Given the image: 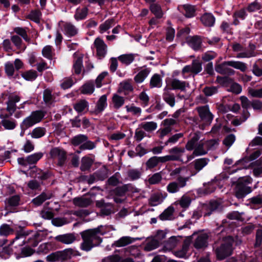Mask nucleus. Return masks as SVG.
Segmentation results:
<instances>
[{
	"label": "nucleus",
	"mask_w": 262,
	"mask_h": 262,
	"mask_svg": "<svg viewBox=\"0 0 262 262\" xmlns=\"http://www.w3.org/2000/svg\"><path fill=\"white\" fill-rule=\"evenodd\" d=\"M80 234L83 240L81 248L84 251H90L94 247L99 245L102 241L100 235L103 233L99 227L85 230Z\"/></svg>",
	"instance_id": "f257e3e1"
},
{
	"label": "nucleus",
	"mask_w": 262,
	"mask_h": 262,
	"mask_svg": "<svg viewBox=\"0 0 262 262\" xmlns=\"http://www.w3.org/2000/svg\"><path fill=\"white\" fill-rule=\"evenodd\" d=\"M218 145V141L215 139L201 141L195 146L193 154L196 156L204 155L209 150L215 149Z\"/></svg>",
	"instance_id": "f03ea898"
},
{
	"label": "nucleus",
	"mask_w": 262,
	"mask_h": 262,
	"mask_svg": "<svg viewBox=\"0 0 262 262\" xmlns=\"http://www.w3.org/2000/svg\"><path fill=\"white\" fill-rule=\"evenodd\" d=\"M233 240L232 237L228 236L226 237L219 248L215 250L216 256L218 259L221 260L231 254L232 251V244Z\"/></svg>",
	"instance_id": "7ed1b4c3"
},
{
	"label": "nucleus",
	"mask_w": 262,
	"mask_h": 262,
	"mask_svg": "<svg viewBox=\"0 0 262 262\" xmlns=\"http://www.w3.org/2000/svg\"><path fill=\"white\" fill-rule=\"evenodd\" d=\"M46 115L43 111H35L31 113L30 116L26 117L23 121L21 126L23 128L27 129L34 125L40 122Z\"/></svg>",
	"instance_id": "20e7f679"
},
{
	"label": "nucleus",
	"mask_w": 262,
	"mask_h": 262,
	"mask_svg": "<svg viewBox=\"0 0 262 262\" xmlns=\"http://www.w3.org/2000/svg\"><path fill=\"white\" fill-rule=\"evenodd\" d=\"M72 249H67L63 251H56L48 255L46 260L48 262H55L70 258L73 254Z\"/></svg>",
	"instance_id": "39448f33"
},
{
	"label": "nucleus",
	"mask_w": 262,
	"mask_h": 262,
	"mask_svg": "<svg viewBox=\"0 0 262 262\" xmlns=\"http://www.w3.org/2000/svg\"><path fill=\"white\" fill-rule=\"evenodd\" d=\"M189 179V177H179L177 181L170 182L167 185L166 187L167 191L170 193L178 192L180 188H183L186 185V183Z\"/></svg>",
	"instance_id": "423d86ee"
},
{
	"label": "nucleus",
	"mask_w": 262,
	"mask_h": 262,
	"mask_svg": "<svg viewBox=\"0 0 262 262\" xmlns=\"http://www.w3.org/2000/svg\"><path fill=\"white\" fill-rule=\"evenodd\" d=\"M185 152V149L183 148L174 147L169 150V153L171 157L172 161H178L183 163H187L193 158L192 156H186V159H183L182 157Z\"/></svg>",
	"instance_id": "0eeeda50"
},
{
	"label": "nucleus",
	"mask_w": 262,
	"mask_h": 262,
	"mask_svg": "<svg viewBox=\"0 0 262 262\" xmlns=\"http://www.w3.org/2000/svg\"><path fill=\"white\" fill-rule=\"evenodd\" d=\"M50 157L54 160H57L58 165H62L67 158L66 151L59 147L51 149L49 153Z\"/></svg>",
	"instance_id": "6e6552de"
},
{
	"label": "nucleus",
	"mask_w": 262,
	"mask_h": 262,
	"mask_svg": "<svg viewBox=\"0 0 262 262\" xmlns=\"http://www.w3.org/2000/svg\"><path fill=\"white\" fill-rule=\"evenodd\" d=\"M201 120L207 124H210L213 119L208 105L197 107L196 108Z\"/></svg>",
	"instance_id": "1a4fd4ad"
},
{
	"label": "nucleus",
	"mask_w": 262,
	"mask_h": 262,
	"mask_svg": "<svg viewBox=\"0 0 262 262\" xmlns=\"http://www.w3.org/2000/svg\"><path fill=\"white\" fill-rule=\"evenodd\" d=\"M195 234H197V237L193 243L194 247L197 249L206 247L208 245V234L204 232H194L191 235L193 236Z\"/></svg>",
	"instance_id": "9d476101"
},
{
	"label": "nucleus",
	"mask_w": 262,
	"mask_h": 262,
	"mask_svg": "<svg viewBox=\"0 0 262 262\" xmlns=\"http://www.w3.org/2000/svg\"><path fill=\"white\" fill-rule=\"evenodd\" d=\"M94 47L96 50V55L99 59L103 58L107 53V45L100 37H97L94 42Z\"/></svg>",
	"instance_id": "9b49d317"
},
{
	"label": "nucleus",
	"mask_w": 262,
	"mask_h": 262,
	"mask_svg": "<svg viewBox=\"0 0 262 262\" xmlns=\"http://www.w3.org/2000/svg\"><path fill=\"white\" fill-rule=\"evenodd\" d=\"M20 97L15 93H10L8 96L7 101L6 102V110L11 116L15 111L16 108V103L20 101Z\"/></svg>",
	"instance_id": "f8f14e48"
},
{
	"label": "nucleus",
	"mask_w": 262,
	"mask_h": 262,
	"mask_svg": "<svg viewBox=\"0 0 262 262\" xmlns=\"http://www.w3.org/2000/svg\"><path fill=\"white\" fill-rule=\"evenodd\" d=\"M166 192L158 191L152 193L148 199V204L151 206H156L161 204L167 197Z\"/></svg>",
	"instance_id": "ddd939ff"
},
{
	"label": "nucleus",
	"mask_w": 262,
	"mask_h": 262,
	"mask_svg": "<svg viewBox=\"0 0 262 262\" xmlns=\"http://www.w3.org/2000/svg\"><path fill=\"white\" fill-rule=\"evenodd\" d=\"M202 70V64L201 61L198 60L192 61L190 65L185 66L183 70L182 73H185L190 72L195 75L198 74Z\"/></svg>",
	"instance_id": "4468645a"
},
{
	"label": "nucleus",
	"mask_w": 262,
	"mask_h": 262,
	"mask_svg": "<svg viewBox=\"0 0 262 262\" xmlns=\"http://www.w3.org/2000/svg\"><path fill=\"white\" fill-rule=\"evenodd\" d=\"M251 192L250 187L246 184L238 182L235 188V195L238 199H242Z\"/></svg>",
	"instance_id": "2eb2a0df"
},
{
	"label": "nucleus",
	"mask_w": 262,
	"mask_h": 262,
	"mask_svg": "<svg viewBox=\"0 0 262 262\" xmlns=\"http://www.w3.org/2000/svg\"><path fill=\"white\" fill-rule=\"evenodd\" d=\"M83 57V54L79 52H75L74 54V61L73 68L74 71V73L76 74H79L83 68L82 59Z\"/></svg>",
	"instance_id": "dca6fc26"
},
{
	"label": "nucleus",
	"mask_w": 262,
	"mask_h": 262,
	"mask_svg": "<svg viewBox=\"0 0 262 262\" xmlns=\"http://www.w3.org/2000/svg\"><path fill=\"white\" fill-rule=\"evenodd\" d=\"M165 74L163 71H161V75L155 73L152 75L149 81V87L151 89L160 88L163 84V78Z\"/></svg>",
	"instance_id": "f3484780"
},
{
	"label": "nucleus",
	"mask_w": 262,
	"mask_h": 262,
	"mask_svg": "<svg viewBox=\"0 0 262 262\" xmlns=\"http://www.w3.org/2000/svg\"><path fill=\"white\" fill-rule=\"evenodd\" d=\"M151 72L149 68L143 67L140 69L137 74L134 77V81L136 83H142L147 77Z\"/></svg>",
	"instance_id": "a211bd4d"
},
{
	"label": "nucleus",
	"mask_w": 262,
	"mask_h": 262,
	"mask_svg": "<svg viewBox=\"0 0 262 262\" xmlns=\"http://www.w3.org/2000/svg\"><path fill=\"white\" fill-rule=\"evenodd\" d=\"M187 41L188 45L195 51L200 50L201 48L202 39L199 36L189 37Z\"/></svg>",
	"instance_id": "6ab92c4d"
},
{
	"label": "nucleus",
	"mask_w": 262,
	"mask_h": 262,
	"mask_svg": "<svg viewBox=\"0 0 262 262\" xmlns=\"http://www.w3.org/2000/svg\"><path fill=\"white\" fill-rule=\"evenodd\" d=\"M179 10L188 18L194 16L195 9L193 6L189 5H184L178 7Z\"/></svg>",
	"instance_id": "aec40b11"
},
{
	"label": "nucleus",
	"mask_w": 262,
	"mask_h": 262,
	"mask_svg": "<svg viewBox=\"0 0 262 262\" xmlns=\"http://www.w3.org/2000/svg\"><path fill=\"white\" fill-rule=\"evenodd\" d=\"M52 197L53 194L51 192H43L39 195L34 198L32 200V202L34 205L36 206H39L42 204L45 201L49 200Z\"/></svg>",
	"instance_id": "412c9836"
},
{
	"label": "nucleus",
	"mask_w": 262,
	"mask_h": 262,
	"mask_svg": "<svg viewBox=\"0 0 262 262\" xmlns=\"http://www.w3.org/2000/svg\"><path fill=\"white\" fill-rule=\"evenodd\" d=\"M55 239L65 244H70L76 240V237L73 233H68L59 235L55 237Z\"/></svg>",
	"instance_id": "4be33fe9"
},
{
	"label": "nucleus",
	"mask_w": 262,
	"mask_h": 262,
	"mask_svg": "<svg viewBox=\"0 0 262 262\" xmlns=\"http://www.w3.org/2000/svg\"><path fill=\"white\" fill-rule=\"evenodd\" d=\"M96 205L101 208V212L104 215H108L112 211V205L111 203H106L103 200L96 202Z\"/></svg>",
	"instance_id": "5701e85b"
},
{
	"label": "nucleus",
	"mask_w": 262,
	"mask_h": 262,
	"mask_svg": "<svg viewBox=\"0 0 262 262\" xmlns=\"http://www.w3.org/2000/svg\"><path fill=\"white\" fill-rule=\"evenodd\" d=\"M62 30L65 34L69 36H73L78 33V29L71 23H66L63 26Z\"/></svg>",
	"instance_id": "b1692460"
},
{
	"label": "nucleus",
	"mask_w": 262,
	"mask_h": 262,
	"mask_svg": "<svg viewBox=\"0 0 262 262\" xmlns=\"http://www.w3.org/2000/svg\"><path fill=\"white\" fill-rule=\"evenodd\" d=\"M159 244V241H157L154 237H148L146 240L144 249L145 251H150L157 248Z\"/></svg>",
	"instance_id": "393cba45"
},
{
	"label": "nucleus",
	"mask_w": 262,
	"mask_h": 262,
	"mask_svg": "<svg viewBox=\"0 0 262 262\" xmlns=\"http://www.w3.org/2000/svg\"><path fill=\"white\" fill-rule=\"evenodd\" d=\"M73 204L79 207H86L92 202L90 198L85 197L75 198L73 199Z\"/></svg>",
	"instance_id": "a878e982"
},
{
	"label": "nucleus",
	"mask_w": 262,
	"mask_h": 262,
	"mask_svg": "<svg viewBox=\"0 0 262 262\" xmlns=\"http://www.w3.org/2000/svg\"><path fill=\"white\" fill-rule=\"evenodd\" d=\"M171 85L174 90H180L181 91H184L186 87L189 86V84L185 81L174 78L171 81Z\"/></svg>",
	"instance_id": "bb28decb"
},
{
	"label": "nucleus",
	"mask_w": 262,
	"mask_h": 262,
	"mask_svg": "<svg viewBox=\"0 0 262 262\" xmlns=\"http://www.w3.org/2000/svg\"><path fill=\"white\" fill-rule=\"evenodd\" d=\"M89 13V9L87 7H79L76 11L74 14L75 19L78 21L86 18Z\"/></svg>",
	"instance_id": "cd10ccee"
},
{
	"label": "nucleus",
	"mask_w": 262,
	"mask_h": 262,
	"mask_svg": "<svg viewBox=\"0 0 262 262\" xmlns=\"http://www.w3.org/2000/svg\"><path fill=\"white\" fill-rule=\"evenodd\" d=\"M115 25V20L114 18L107 19L99 25L98 28L99 32L100 33L103 34Z\"/></svg>",
	"instance_id": "c85d7f7f"
},
{
	"label": "nucleus",
	"mask_w": 262,
	"mask_h": 262,
	"mask_svg": "<svg viewBox=\"0 0 262 262\" xmlns=\"http://www.w3.org/2000/svg\"><path fill=\"white\" fill-rule=\"evenodd\" d=\"M200 139V136L198 133H194L191 135V139L188 141L186 145V148L188 150L194 149L197 145L196 142Z\"/></svg>",
	"instance_id": "c756f323"
},
{
	"label": "nucleus",
	"mask_w": 262,
	"mask_h": 262,
	"mask_svg": "<svg viewBox=\"0 0 262 262\" xmlns=\"http://www.w3.org/2000/svg\"><path fill=\"white\" fill-rule=\"evenodd\" d=\"M200 139V136L198 133H194L191 135V139L188 141L186 145V148L188 150L194 149L197 145L196 142Z\"/></svg>",
	"instance_id": "7c9ffc66"
},
{
	"label": "nucleus",
	"mask_w": 262,
	"mask_h": 262,
	"mask_svg": "<svg viewBox=\"0 0 262 262\" xmlns=\"http://www.w3.org/2000/svg\"><path fill=\"white\" fill-rule=\"evenodd\" d=\"M201 21L207 27H212L215 22V17L210 13L204 14L201 18Z\"/></svg>",
	"instance_id": "2f4dec72"
},
{
	"label": "nucleus",
	"mask_w": 262,
	"mask_h": 262,
	"mask_svg": "<svg viewBox=\"0 0 262 262\" xmlns=\"http://www.w3.org/2000/svg\"><path fill=\"white\" fill-rule=\"evenodd\" d=\"M209 160L207 158H200L195 160L194 161V168L196 170V172L194 173L196 174L197 172L202 170L205 166H206Z\"/></svg>",
	"instance_id": "473e14b6"
},
{
	"label": "nucleus",
	"mask_w": 262,
	"mask_h": 262,
	"mask_svg": "<svg viewBox=\"0 0 262 262\" xmlns=\"http://www.w3.org/2000/svg\"><path fill=\"white\" fill-rule=\"evenodd\" d=\"M227 64L228 66L239 70L242 72H245L247 69V64L239 61H228Z\"/></svg>",
	"instance_id": "72a5a7b5"
},
{
	"label": "nucleus",
	"mask_w": 262,
	"mask_h": 262,
	"mask_svg": "<svg viewBox=\"0 0 262 262\" xmlns=\"http://www.w3.org/2000/svg\"><path fill=\"white\" fill-rule=\"evenodd\" d=\"M46 133V129L43 127H37L34 128L30 133L32 138L38 139L44 136Z\"/></svg>",
	"instance_id": "f704fd0d"
},
{
	"label": "nucleus",
	"mask_w": 262,
	"mask_h": 262,
	"mask_svg": "<svg viewBox=\"0 0 262 262\" xmlns=\"http://www.w3.org/2000/svg\"><path fill=\"white\" fill-rule=\"evenodd\" d=\"M88 102L85 100H80L74 105V108L78 113H81L88 109Z\"/></svg>",
	"instance_id": "c9c22d12"
},
{
	"label": "nucleus",
	"mask_w": 262,
	"mask_h": 262,
	"mask_svg": "<svg viewBox=\"0 0 262 262\" xmlns=\"http://www.w3.org/2000/svg\"><path fill=\"white\" fill-rule=\"evenodd\" d=\"M93 163L92 158L88 156L83 157L81 159V164L80 169L82 171L88 170L91 167Z\"/></svg>",
	"instance_id": "e433bc0d"
},
{
	"label": "nucleus",
	"mask_w": 262,
	"mask_h": 262,
	"mask_svg": "<svg viewBox=\"0 0 262 262\" xmlns=\"http://www.w3.org/2000/svg\"><path fill=\"white\" fill-rule=\"evenodd\" d=\"M94 91V85L92 81H88L81 88L80 92L82 94L90 95Z\"/></svg>",
	"instance_id": "4c0bfd02"
},
{
	"label": "nucleus",
	"mask_w": 262,
	"mask_h": 262,
	"mask_svg": "<svg viewBox=\"0 0 262 262\" xmlns=\"http://www.w3.org/2000/svg\"><path fill=\"white\" fill-rule=\"evenodd\" d=\"M42 54L45 58L51 60L55 55L54 49L51 46L47 45L42 49Z\"/></svg>",
	"instance_id": "58836bf2"
},
{
	"label": "nucleus",
	"mask_w": 262,
	"mask_h": 262,
	"mask_svg": "<svg viewBox=\"0 0 262 262\" xmlns=\"http://www.w3.org/2000/svg\"><path fill=\"white\" fill-rule=\"evenodd\" d=\"M106 96L105 95H102L97 102L95 112L96 113L101 112L106 106Z\"/></svg>",
	"instance_id": "ea45409f"
},
{
	"label": "nucleus",
	"mask_w": 262,
	"mask_h": 262,
	"mask_svg": "<svg viewBox=\"0 0 262 262\" xmlns=\"http://www.w3.org/2000/svg\"><path fill=\"white\" fill-rule=\"evenodd\" d=\"M20 196L18 195H15L6 199V205L7 207H15L19 205Z\"/></svg>",
	"instance_id": "a19ab883"
},
{
	"label": "nucleus",
	"mask_w": 262,
	"mask_h": 262,
	"mask_svg": "<svg viewBox=\"0 0 262 262\" xmlns=\"http://www.w3.org/2000/svg\"><path fill=\"white\" fill-rule=\"evenodd\" d=\"M159 163L158 157H152L146 161L145 163L146 169V170L153 169L156 167Z\"/></svg>",
	"instance_id": "79ce46f5"
},
{
	"label": "nucleus",
	"mask_w": 262,
	"mask_h": 262,
	"mask_svg": "<svg viewBox=\"0 0 262 262\" xmlns=\"http://www.w3.org/2000/svg\"><path fill=\"white\" fill-rule=\"evenodd\" d=\"M118 92L124 95H128L131 92V84L129 81H125L120 84Z\"/></svg>",
	"instance_id": "37998d69"
},
{
	"label": "nucleus",
	"mask_w": 262,
	"mask_h": 262,
	"mask_svg": "<svg viewBox=\"0 0 262 262\" xmlns=\"http://www.w3.org/2000/svg\"><path fill=\"white\" fill-rule=\"evenodd\" d=\"M174 209L172 207H169L160 214L159 217L161 220H170L173 217Z\"/></svg>",
	"instance_id": "c03bdc74"
},
{
	"label": "nucleus",
	"mask_w": 262,
	"mask_h": 262,
	"mask_svg": "<svg viewBox=\"0 0 262 262\" xmlns=\"http://www.w3.org/2000/svg\"><path fill=\"white\" fill-rule=\"evenodd\" d=\"M1 124L5 129L8 130L13 129L16 126V122L14 119H3L1 121Z\"/></svg>",
	"instance_id": "a18cd8bd"
},
{
	"label": "nucleus",
	"mask_w": 262,
	"mask_h": 262,
	"mask_svg": "<svg viewBox=\"0 0 262 262\" xmlns=\"http://www.w3.org/2000/svg\"><path fill=\"white\" fill-rule=\"evenodd\" d=\"M177 245V238L176 237H171L165 243L164 250L165 251H170Z\"/></svg>",
	"instance_id": "49530a36"
},
{
	"label": "nucleus",
	"mask_w": 262,
	"mask_h": 262,
	"mask_svg": "<svg viewBox=\"0 0 262 262\" xmlns=\"http://www.w3.org/2000/svg\"><path fill=\"white\" fill-rule=\"evenodd\" d=\"M102 262H131V259H122L119 255H114L105 258Z\"/></svg>",
	"instance_id": "de8ad7c7"
},
{
	"label": "nucleus",
	"mask_w": 262,
	"mask_h": 262,
	"mask_svg": "<svg viewBox=\"0 0 262 262\" xmlns=\"http://www.w3.org/2000/svg\"><path fill=\"white\" fill-rule=\"evenodd\" d=\"M162 180V175L161 172H157L152 175L149 176L147 182L150 185H155L159 184Z\"/></svg>",
	"instance_id": "09e8293b"
},
{
	"label": "nucleus",
	"mask_w": 262,
	"mask_h": 262,
	"mask_svg": "<svg viewBox=\"0 0 262 262\" xmlns=\"http://www.w3.org/2000/svg\"><path fill=\"white\" fill-rule=\"evenodd\" d=\"M13 232V229L11 228L10 225L8 224H4L0 227V235L1 236H7L12 234Z\"/></svg>",
	"instance_id": "8fccbe9b"
},
{
	"label": "nucleus",
	"mask_w": 262,
	"mask_h": 262,
	"mask_svg": "<svg viewBox=\"0 0 262 262\" xmlns=\"http://www.w3.org/2000/svg\"><path fill=\"white\" fill-rule=\"evenodd\" d=\"M150 9L157 18H160L162 17L163 13L160 5L157 4H153L151 5Z\"/></svg>",
	"instance_id": "3c124183"
},
{
	"label": "nucleus",
	"mask_w": 262,
	"mask_h": 262,
	"mask_svg": "<svg viewBox=\"0 0 262 262\" xmlns=\"http://www.w3.org/2000/svg\"><path fill=\"white\" fill-rule=\"evenodd\" d=\"M22 77L27 80L32 81L37 77V73L34 70H29L21 74Z\"/></svg>",
	"instance_id": "603ef678"
},
{
	"label": "nucleus",
	"mask_w": 262,
	"mask_h": 262,
	"mask_svg": "<svg viewBox=\"0 0 262 262\" xmlns=\"http://www.w3.org/2000/svg\"><path fill=\"white\" fill-rule=\"evenodd\" d=\"M191 202V200L189 196L184 195L178 201V204H179L182 208L186 209L189 206Z\"/></svg>",
	"instance_id": "864d4df0"
},
{
	"label": "nucleus",
	"mask_w": 262,
	"mask_h": 262,
	"mask_svg": "<svg viewBox=\"0 0 262 262\" xmlns=\"http://www.w3.org/2000/svg\"><path fill=\"white\" fill-rule=\"evenodd\" d=\"M52 91L47 89L44 90L43 93V101L46 104H50L54 100V97L52 95Z\"/></svg>",
	"instance_id": "5fc2aeb1"
},
{
	"label": "nucleus",
	"mask_w": 262,
	"mask_h": 262,
	"mask_svg": "<svg viewBox=\"0 0 262 262\" xmlns=\"http://www.w3.org/2000/svg\"><path fill=\"white\" fill-rule=\"evenodd\" d=\"M218 92V87L214 86H206L203 89V92L207 97H210L216 94Z\"/></svg>",
	"instance_id": "6e6d98bb"
},
{
	"label": "nucleus",
	"mask_w": 262,
	"mask_h": 262,
	"mask_svg": "<svg viewBox=\"0 0 262 262\" xmlns=\"http://www.w3.org/2000/svg\"><path fill=\"white\" fill-rule=\"evenodd\" d=\"M88 139V137L83 135H79L74 137L72 139V143L74 146H78L80 144H83Z\"/></svg>",
	"instance_id": "4d7b16f0"
},
{
	"label": "nucleus",
	"mask_w": 262,
	"mask_h": 262,
	"mask_svg": "<svg viewBox=\"0 0 262 262\" xmlns=\"http://www.w3.org/2000/svg\"><path fill=\"white\" fill-rule=\"evenodd\" d=\"M43 156L42 152H37L27 157L29 164H33L37 163Z\"/></svg>",
	"instance_id": "13d9d810"
},
{
	"label": "nucleus",
	"mask_w": 262,
	"mask_h": 262,
	"mask_svg": "<svg viewBox=\"0 0 262 262\" xmlns=\"http://www.w3.org/2000/svg\"><path fill=\"white\" fill-rule=\"evenodd\" d=\"M14 31L16 34L21 36L25 41L27 42L30 41V39L28 36L27 32L25 28L16 27L14 28Z\"/></svg>",
	"instance_id": "bf43d9fd"
},
{
	"label": "nucleus",
	"mask_w": 262,
	"mask_h": 262,
	"mask_svg": "<svg viewBox=\"0 0 262 262\" xmlns=\"http://www.w3.org/2000/svg\"><path fill=\"white\" fill-rule=\"evenodd\" d=\"M144 197V191L143 190L132 187V200H139Z\"/></svg>",
	"instance_id": "052dcab7"
},
{
	"label": "nucleus",
	"mask_w": 262,
	"mask_h": 262,
	"mask_svg": "<svg viewBox=\"0 0 262 262\" xmlns=\"http://www.w3.org/2000/svg\"><path fill=\"white\" fill-rule=\"evenodd\" d=\"M53 248L52 243H46L41 244L38 248V252L46 254L51 250Z\"/></svg>",
	"instance_id": "680f3d73"
},
{
	"label": "nucleus",
	"mask_w": 262,
	"mask_h": 262,
	"mask_svg": "<svg viewBox=\"0 0 262 262\" xmlns=\"http://www.w3.org/2000/svg\"><path fill=\"white\" fill-rule=\"evenodd\" d=\"M114 106L115 108H118L121 107L124 103V100L122 97L115 94L112 98Z\"/></svg>",
	"instance_id": "e2e57ef3"
},
{
	"label": "nucleus",
	"mask_w": 262,
	"mask_h": 262,
	"mask_svg": "<svg viewBox=\"0 0 262 262\" xmlns=\"http://www.w3.org/2000/svg\"><path fill=\"white\" fill-rule=\"evenodd\" d=\"M141 125L143 128L147 132H152L157 127V123L153 121L143 123Z\"/></svg>",
	"instance_id": "0e129e2a"
},
{
	"label": "nucleus",
	"mask_w": 262,
	"mask_h": 262,
	"mask_svg": "<svg viewBox=\"0 0 262 262\" xmlns=\"http://www.w3.org/2000/svg\"><path fill=\"white\" fill-rule=\"evenodd\" d=\"M172 129L170 126H165L163 128H160L157 134L160 139H163L165 136L168 135L171 131Z\"/></svg>",
	"instance_id": "69168bd1"
},
{
	"label": "nucleus",
	"mask_w": 262,
	"mask_h": 262,
	"mask_svg": "<svg viewBox=\"0 0 262 262\" xmlns=\"http://www.w3.org/2000/svg\"><path fill=\"white\" fill-rule=\"evenodd\" d=\"M131 242V239L129 237L124 236L116 241L114 245L116 247H123L129 244Z\"/></svg>",
	"instance_id": "338daca9"
},
{
	"label": "nucleus",
	"mask_w": 262,
	"mask_h": 262,
	"mask_svg": "<svg viewBox=\"0 0 262 262\" xmlns=\"http://www.w3.org/2000/svg\"><path fill=\"white\" fill-rule=\"evenodd\" d=\"M248 94L252 97L262 98V88L259 89L248 88Z\"/></svg>",
	"instance_id": "774afa93"
}]
</instances>
